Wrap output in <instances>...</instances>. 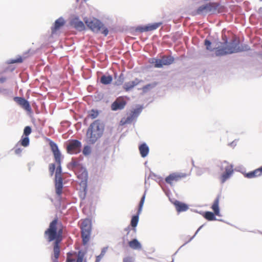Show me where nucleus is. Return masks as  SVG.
I'll list each match as a JSON object with an SVG mask.
<instances>
[{
  "label": "nucleus",
  "mask_w": 262,
  "mask_h": 262,
  "mask_svg": "<svg viewBox=\"0 0 262 262\" xmlns=\"http://www.w3.org/2000/svg\"><path fill=\"white\" fill-rule=\"evenodd\" d=\"M224 43L217 42L213 48H212L211 42L208 39H205L204 45L206 49L209 51H215L216 56H222L227 54L239 53V41L236 38H233L228 42L226 37L223 38Z\"/></svg>",
  "instance_id": "nucleus-1"
},
{
  "label": "nucleus",
  "mask_w": 262,
  "mask_h": 262,
  "mask_svg": "<svg viewBox=\"0 0 262 262\" xmlns=\"http://www.w3.org/2000/svg\"><path fill=\"white\" fill-rule=\"evenodd\" d=\"M57 220L55 219L50 223L49 228L45 232V237L48 242H60L62 240V230H57Z\"/></svg>",
  "instance_id": "nucleus-2"
},
{
  "label": "nucleus",
  "mask_w": 262,
  "mask_h": 262,
  "mask_svg": "<svg viewBox=\"0 0 262 262\" xmlns=\"http://www.w3.org/2000/svg\"><path fill=\"white\" fill-rule=\"evenodd\" d=\"M84 21L88 27L93 32L98 33L101 32L104 36H107L108 33V30L104 24L99 19L95 18H84Z\"/></svg>",
  "instance_id": "nucleus-3"
},
{
  "label": "nucleus",
  "mask_w": 262,
  "mask_h": 262,
  "mask_svg": "<svg viewBox=\"0 0 262 262\" xmlns=\"http://www.w3.org/2000/svg\"><path fill=\"white\" fill-rule=\"evenodd\" d=\"M143 110L141 105H138L136 108L133 109L127 117H124L121 119L120 122V125H124L127 124H130L135 121Z\"/></svg>",
  "instance_id": "nucleus-4"
},
{
  "label": "nucleus",
  "mask_w": 262,
  "mask_h": 262,
  "mask_svg": "<svg viewBox=\"0 0 262 262\" xmlns=\"http://www.w3.org/2000/svg\"><path fill=\"white\" fill-rule=\"evenodd\" d=\"M81 235L84 245L86 244L90 240L91 232V224L90 220H84L81 224Z\"/></svg>",
  "instance_id": "nucleus-5"
},
{
  "label": "nucleus",
  "mask_w": 262,
  "mask_h": 262,
  "mask_svg": "<svg viewBox=\"0 0 262 262\" xmlns=\"http://www.w3.org/2000/svg\"><path fill=\"white\" fill-rule=\"evenodd\" d=\"M60 162L61 159H60V162L57 163L58 166L56 170L55 179L56 193L58 195L61 194L62 189V179L61 176V167L60 165Z\"/></svg>",
  "instance_id": "nucleus-6"
},
{
  "label": "nucleus",
  "mask_w": 262,
  "mask_h": 262,
  "mask_svg": "<svg viewBox=\"0 0 262 262\" xmlns=\"http://www.w3.org/2000/svg\"><path fill=\"white\" fill-rule=\"evenodd\" d=\"M218 5L215 3H208L200 6L196 11L198 15H205L208 13H214Z\"/></svg>",
  "instance_id": "nucleus-7"
},
{
  "label": "nucleus",
  "mask_w": 262,
  "mask_h": 262,
  "mask_svg": "<svg viewBox=\"0 0 262 262\" xmlns=\"http://www.w3.org/2000/svg\"><path fill=\"white\" fill-rule=\"evenodd\" d=\"M174 58L171 56H163L161 59H152L151 63L154 64L155 68H161L163 66H168L173 63Z\"/></svg>",
  "instance_id": "nucleus-8"
},
{
  "label": "nucleus",
  "mask_w": 262,
  "mask_h": 262,
  "mask_svg": "<svg viewBox=\"0 0 262 262\" xmlns=\"http://www.w3.org/2000/svg\"><path fill=\"white\" fill-rule=\"evenodd\" d=\"M221 169L222 170H225V172L222 174L221 178L222 183H224L232 174L233 172V166L225 161L221 164Z\"/></svg>",
  "instance_id": "nucleus-9"
},
{
  "label": "nucleus",
  "mask_w": 262,
  "mask_h": 262,
  "mask_svg": "<svg viewBox=\"0 0 262 262\" xmlns=\"http://www.w3.org/2000/svg\"><path fill=\"white\" fill-rule=\"evenodd\" d=\"M81 144L78 140H72L67 146V150L70 154H77L81 151Z\"/></svg>",
  "instance_id": "nucleus-10"
},
{
  "label": "nucleus",
  "mask_w": 262,
  "mask_h": 262,
  "mask_svg": "<svg viewBox=\"0 0 262 262\" xmlns=\"http://www.w3.org/2000/svg\"><path fill=\"white\" fill-rule=\"evenodd\" d=\"M186 173L174 172L167 177L165 181L167 183L172 185L173 182H177L182 178L186 177Z\"/></svg>",
  "instance_id": "nucleus-11"
},
{
  "label": "nucleus",
  "mask_w": 262,
  "mask_h": 262,
  "mask_svg": "<svg viewBox=\"0 0 262 262\" xmlns=\"http://www.w3.org/2000/svg\"><path fill=\"white\" fill-rule=\"evenodd\" d=\"M126 103V101L122 97L117 98L112 104L111 108L114 111L121 110L124 108Z\"/></svg>",
  "instance_id": "nucleus-12"
},
{
  "label": "nucleus",
  "mask_w": 262,
  "mask_h": 262,
  "mask_svg": "<svg viewBox=\"0 0 262 262\" xmlns=\"http://www.w3.org/2000/svg\"><path fill=\"white\" fill-rule=\"evenodd\" d=\"M145 194L143 195L141 200L140 202L139 209L138 211V214L136 215H134L133 216L131 220V225L133 227H136L137 226L138 221H139V214L141 212L142 210V207L144 203L145 200Z\"/></svg>",
  "instance_id": "nucleus-13"
},
{
  "label": "nucleus",
  "mask_w": 262,
  "mask_h": 262,
  "mask_svg": "<svg viewBox=\"0 0 262 262\" xmlns=\"http://www.w3.org/2000/svg\"><path fill=\"white\" fill-rule=\"evenodd\" d=\"M87 142L90 144L95 143L102 135V132H86Z\"/></svg>",
  "instance_id": "nucleus-14"
},
{
  "label": "nucleus",
  "mask_w": 262,
  "mask_h": 262,
  "mask_svg": "<svg viewBox=\"0 0 262 262\" xmlns=\"http://www.w3.org/2000/svg\"><path fill=\"white\" fill-rule=\"evenodd\" d=\"M14 101L20 105L21 107L26 111L31 110V106L29 102L24 98L20 97H15L13 98Z\"/></svg>",
  "instance_id": "nucleus-15"
},
{
  "label": "nucleus",
  "mask_w": 262,
  "mask_h": 262,
  "mask_svg": "<svg viewBox=\"0 0 262 262\" xmlns=\"http://www.w3.org/2000/svg\"><path fill=\"white\" fill-rule=\"evenodd\" d=\"M50 145L51 150H52V152H53L55 161L57 163H59L60 159H61V153L58 149L57 144H55L53 141H50Z\"/></svg>",
  "instance_id": "nucleus-16"
},
{
  "label": "nucleus",
  "mask_w": 262,
  "mask_h": 262,
  "mask_svg": "<svg viewBox=\"0 0 262 262\" xmlns=\"http://www.w3.org/2000/svg\"><path fill=\"white\" fill-rule=\"evenodd\" d=\"M71 25L79 31H83L85 29L84 23L77 17L73 18L71 20Z\"/></svg>",
  "instance_id": "nucleus-17"
},
{
  "label": "nucleus",
  "mask_w": 262,
  "mask_h": 262,
  "mask_svg": "<svg viewBox=\"0 0 262 262\" xmlns=\"http://www.w3.org/2000/svg\"><path fill=\"white\" fill-rule=\"evenodd\" d=\"M66 23L64 18L62 17H59L55 20L54 26L52 28V33H55L57 30H59Z\"/></svg>",
  "instance_id": "nucleus-18"
},
{
  "label": "nucleus",
  "mask_w": 262,
  "mask_h": 262,
  "mask_svg": "<svg viewBox=\"0 0 262 262\" xmlns=\"http://www.w3.org/2000/svg\"><path fill=\"white\" fill-rule=\"evenodd\" d=\"M60 242H54L53 248V262H58V258L60 254V247L59 244Z\"/></svg>",
  "instance_id": "nucleus-19"
},
{
  "label": "nucleus",
  "mask_w": 262,
  "mask_h": 262,
  "mask_svg": "<svg viewBox=\"0 0 262 262\" xmlns=\"http://www.w3.org/2000/svg\"><path fill=\"white\" fill-rule=\"evenodd\" d=\"M140 155L142 157H146L149 153V147L146 143H143L139 147Z\"/></svg>",
  "instance_id": "nucleus-20"
},
{
  "label": "nucleus",
  "mask_w": 262,
  "mask_h": 262,
  "mask_svg": "<svg viewBox=\"0 0 262 262\" xmlns=\"http://www.w3.org/2000/svg\"><path fill=\"white\" fill-rule=\"evenodd\" d=\"M262 173L261 167L259 168L256 169L252 171L246 173L245 177L249 179L253 178L259 176Z\"/></svg>",
  "instance_id": "nucleus-21"
},
{
  "label": "nucleus",
  "mask_w": 262,
  "mask_h": 262,
  "mask_svg": "<svg viewBox=\"0 0 262 262\" xmlns=\"http://www.w3.org/2000/svg\"><path fill=\"white\" fill-rule=\"evenodd\" d=\"M174 204L176 207L177 211L178 212L186 211L188 208V207L186 204L181 203L178 201H175Z\"/></svg>",
  "instance_id": "nucleus-22"
},
{
  "label": "nucleus",
  "mask_w": 262,
  "mask_h": 262,
  "mask_svg": "<svg viewBox=\"0 0 262 262\" xmlns=\"http://www.w3.org/2000/svg\"><path fill=\"white\" fill-rule=\"evenodd\" d=\"M31 132H24L20 140L21 145L24 147L28 146L29 144V139L28 136Z\"/></svg>",
  "instance_id": "nucleus-23"
},
{
  "label": "nucleus",
  "mask_w": 262,
  "mask_h": 262,
  "mask_svg": "<svg viewBox=\"0 0 262 262\" xmlns=\"http://www.w3.org/2000/svg\"><path fill=\"white\" fill-rule=\"evenodd\" d=\"M129 247L133 249H141V245L140 242L136 239L130 241L128 243Z\"/></svg>",
  "instance_id": "nucleus-24"
},
{
  "label": "nucleus",
  "mask_w": 262,
  "mask_h": 262,
  "mask_svg": "<svg viewBox=\"0 0 262 262\" xmlns=\"http://www.w3.org/2000/svg\"><path fill=\"white\" fill-rule=\"evenodd\" d=\"M112 80L113 77L111 75H103L100 78V82L105 85L110 84Z\"/></svg>",
  "instance_id": "nucleus-25"
},
{
  "label": "nucleus",
  "mask_w": 262,
  "mask_h": 262,
  "mask_svg": "<svg viewBox=\"0 0 262 262\" xmlns=\"http://www.w3.org/2000/svg\"><path fill=\"white\" fill-rule=\"evenodd\" d=\"M219 199L216 198L211 207L212 209L213 210L214 214L216 215H220V209H219Z\"/></svg>",
  "instance_id": "nucleus-26"
},
{
  "label": "nucleus",
  "mask_w": 262,
  "mask_h": 262,
  "mask_svg": "<svg viewBox=\"0 0 262 262\" xmlns=\"http://www.w3.org/2000/svg\"><path fill=\"white\" fill-rule=\"evenodd\" d=\"M161 24L162 23L160 22L148 24L146 26L145 30L147 31L155 30L158 28L161 25Z\"/></svg>",
  "instance_id": "nucleus-27"
},
{
  "label": "nucleus",
  "mask_w": 262,
  "mask_h": 262,
  "mask_svg": "<svg viewBox=\"0 0 262 262\" xmlns=\"http://www.w3.org/2000/svg\"><path fill=\"white\" fill-rule=\"evenodd\" d=\"M100 121L96 120L91 125L87 131H93L91 128H97V131H101L102 128L100 127Z\"/></svg>",
  "instance_id": "nucleus-28"
},
{
  "label": "nucleus",
  "mask_w": 262,
  "mask_h": 262,
  "mask_svg": "<svg viewBox=\"0 0 262 262\" xmlns=\"http://www.w3.org/2000/svg\"><path fill=\"white\" fill-rule=\"evenodd\" d=\"M0 93H2V95L5 97H11L13 96V91L8 89H1V92Z\"/></svg>",
  "instance_id": "nucleus-29"
},
{
  "label": "nucleus",
  "mask_w": 262,
  "mask_h": 262,
  "mask_svg": "<svg viewBox=\"0 0 262 262\" xmlns=\"http://www.w3.org/2000/svg\"><path fill=\"white\" fill-rule=\"evenodd\" d=\"M205 217L209 221H214L216 220L214 214L209 211H207L205 213Z\"/></svg>",
  "instance_id": "nucleus-30"
},
{
  "label": "nucleus",
  "mask_w": 262,
  "mask_h": 262,
  "mask_svg": "<svg viewBox=\"0 0 262 262\" xmlns=\"http://www.w3.org/2000/svg\"><path fill=\"white\" fill-rule=\"evenodd\" d=\"M107 250V247H104L102 249L100 254L96 257V259L95 262H99L101 260L102 258L104 256V254H105Z\"/></svg>",
  "instance_id": "nucleus-31"
},
{
  "label": "nucleus",
  "mask_w": 262,
  "mask_h": 262,
  "mask_svg": "<svg viewBox=\"0 0 262 262\" xmlns=\"http://www.w3.org/2000/svg\"><path fill=\"white\" fill-rule=\"evenodd\" d=\"M82 152L85 156H89L91 153V147L89 145L85 146L83 148Z\"/></svg>",
  "instance_id": "nucleus-32"
},
{
  "label": "nucleus",
  "mask_w": 262,
  "mask_h": 262,
  "mask_svg": "<svg viewBox=\"0 0 262 262\" xmlns=\"http://www.w3.org/2000/svg\"><path fill=\"white\" fill-rule=\"evenodd\" d=\"M250 50V47L248 45H246V44L242 45H239V52H241L243 51H249Z\"/></svg>",
  "instance_id": "nucleus-33"
},
{
  "label": "nucleus",
  "mask_w": 262,
  "mask_h": 262,
  "mask_svg": "<svg viewBox=\"0 0 262 262\" xmlns=\"http://www.w3.org/2000/svg\"><path fill=\"white\" fill-rule=\"evenodd\" d=\"M99 115V112L97 110H92L89 113V116L92 119H95L98 117Z\"/></svg>",
  "instance_id": "nucleus-34"
},
{
  "label": "nucleus",
  "mask_w": 262,
  "mask_h": 262,
  "mask_svg": "<svg viewBox=\"0 0 262 262\" xmlns=\"http://www.w3.org/2000/svg\"><path fill=\"white\" fill-rule=\"evenodd\" d=\"M124 81V77L122 74H120L117 80L115 81V84L117 85H121Z\"/></svg>",
  "instance_id": "nucleus-35"
},
{
  "label": "nucleus",
  "mask_w": 262,
  "mask_h": 262,
  "mask_svg": "<svg viewBox=\"0 0 262 262\" xmlns=\"http://www.w3.org/2000/svg\"><path fill=\"white\" fill-rule=\"evenodd\" d=\"M79 165V163L78 161L72 159V161L70 162L69 164V166L72 168H75L78 167Z\"/></svg>",
  "instance_id": "nucleus-36"
},
{
  "label": "nucleus",
  "mask_w": 262,
  "mask_h": 262,
  "mask_svg": "<svg viewBox=\"0 0 262 262\" xmlns=\"http://www.w3.org/2000/svg\"><path fill=\"white\" fill-rule=\"evenodd\" d=\"M124 89L126 91H129L134 88L133 85L131 84L130 81L126 82L123 86Z\"/></svg>",
  "instance_id": "nucleus-37"
},
{
  "label": "nucleus",
  "mask_w": 262,
  "mask_h": 262,
  "mask_svg": "<svg viewBox=\"0 0 262 262\" xmlns=\"http://www.w3.org/2000/svg\"><path fill=\"white\" fill-rule=\"evenodd\" d=\"M83 257H84L83 253H82L81 251H79L76 262H86L85 261H83Z\"/></svg>",
  "instance_id": "nucleus-38"
},
{
  "label": "nucleus",
  "mask_w": 262,
  "mask_h": 262,
  "mask_svg": "<svg viewBox=\"0 0 262 262\" xmlns=\"http://www.w3.org/2000/svg\"><path fill=\"white\" fill-rule=\"evenodd\" d=\"M22 61V58L21 57H19L16 59L10 60L9 63H21Z\"/></svg>",
  "instance_id": "nucleus-39"
},
{
  "label": "nucleus",
  "mask_w": 262,
  "mask_h": 262,
  "mask_svg": "<svg viewBox=\"0 0 262 262\" xmlns=\"http://www.w3.org/2000/svg\"><path fill=\"white\" fill-rule=\"evenodd\" d=\"M145 28H146V26H138L136 30L137 31H139L140 32H147V31L145 30Z\"/></svg>",
  "instance_id": "nucleus-40"
},
{
  "label": "nucleus",
  "mask_w": 262,
  "mask_h": 262,
  "mask_svg": "<svg viewBox=\"0 0 262 262\" xmlns=\"http://www.w3.org/2000/svg\"><path fill=\"white\" fill-rule=\"evenodd\" d=\"M55 165L54 164H51L49 166V170H50V171L51 173V175L53 174L54 170H55Z\"/></svg>",
  "instance_id": "nucleus-41"
},
{
  "label": "nucleus",
  "mask_w": 262,
  "mask_h": 262,
  "mask_svg": "<svg viewBox=\"0 0 262 262\" xmlns=\"http://www.w3.org/2000/svg\"><path fill=\"white\" fill-rule=\"evenodd\" d=\"M130 82H131V84L133 85V86L135 87L139 83V80L138 79H136L135 80Z\"/></svg>",
  "instance_id": "nucleus-42"
},
{
  "label": "nucleus",
  "mask_w": 262,
  "mask_h": 262,
  "mask_svg": "<svg viewBox=\"0 0 262 262\" xmlns=\"http://www.w3.org/2000/svg\"><path fill=\"white\" fill-rule=\"evenodd\" d=\"M151 87L150 84H147L143 88V91L145 92L146 91Z\"/></svg>",
  "instance_id": "nucleus-43"
},
{
  "label": "nucleus",
  "mask_w": 262,
  "mask_h": 262,
  "mask_svg": "<svg viewBox=\"0 0 262 262\" xmlns=\"http://www.w3.org/2000/svg\"><path fill=\"white\" fill-rule=\"evenodd\" d=\"M123 262H132V260L130 257H126L124 258Z\"/></svg>",
  "instance_id": "nucleus-44"
},
{
  "label": "nucleus",
  "mask_w": 262,
  "mask_h": 262,
  "mask_svg": "<svg viewBox=\"0 0 262 262\" xmlns=\"http://www.w3.org/2000/svg\"><path fill=\"white\" fill-rule=\"evenodd\" d=\"M24 131H31V127L30 126H27L25 127Z\"/></svg>",
  "instance_id": "nucleus-45"
},
{
  "label": "nucleus",
  "mask_w": 262,
  "mask_h": 262,
  "mask_svg": "<svg viewBox=\"0 0 262 262\" xmlns=\"http://www.w3.org/2000/svg\"><path fill=\"white\" fill-rule=\"evenodd\" d=\"M7 79L6 77L0 78V83H3L6 81Z\"/></svg>",
  "instance_id": "nucleus-46"
},
{
  "label": "nucleus",
  "mask_w": 262,
  "mask_h": 262,
  "mask_svg": "<svg viewBox=\"0 0 262 262\" xmlns=\"http://www.w3.org/2000/svg\"><path fill=\"white\" fill-rule=\"evenodd\" d=\"M21 150L19 148H16L15 150V153L16 154H19L21 152Z\"/></svg>",
  "instance_id": "nucleus-47"
},
{
  "label": "nucleus",
  "mask_w": 262,
  "mask_h": 262,
  "mask_svg": "<svg viewBox=\"0 0 262 262\" xmlns=\"http://www.w3.org/2000/svg\"><path fill=\"white\" fill-rule=\"evenodd\" d=\"M74 261V259H72V258H68L67 259V262H73Z\"/></svg>",
  "instance_id": "nucleus-48"
},
{
  "label": "nucleus",
  "mask_w": 262,
  "mask_h": 262,
  "mask_svg": "<svg viewBox=\"0 0 262 262\" xmlns=\"http://www.w3.org/2000/svg\"><path fill=\"white\" fill-rule=\"evenodd\" d=\"M202 227H203V225H202V226H200V227H199V229L196 230V231L195 232V234H194V235L193 236H195V235L198 233V232L199 231V230L201 229V228Z\"/></svg>",
  "instance_id": "nucleus-49"
},
{
  "label": "nucleus",
  "mask_w": 262,
  "mask_h": 262,
  "mask_svg": "<svg viewBox=\"0 0 262 262\" xmlns=\"http://www.w3.org/2000/svg\"><path fill=\"white\" fill-rule=\"evenodd\" d=\"M230 145L231 146H234L236 145V143H235V141H234L233 142H232L231 144H230Z\"/></svg>",
  "instance_id": "nucleus-50"
},
{
  "label": "nucleus",
  "mask_w": 262,
  "mask_h": 262,
  "mask_svg": "<svg viewBox=\"0 0 262 262\" xmlns=\"http://www.w3.org/2000/svg\"><path fill=\"white\" fill-rule=\"evenodd\" d=\"M261 169H262V166H261Z\"/></svg>",
  "instance_id": "nucleus-51"
}]
</instances>
